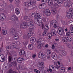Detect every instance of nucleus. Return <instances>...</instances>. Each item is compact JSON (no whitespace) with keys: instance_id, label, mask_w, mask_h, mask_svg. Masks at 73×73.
<instances>
[{"instance_id":"1","label":"nucleus","mask_w":73,"mask_h":73,"mask_svg":"<svg viewBox=\"0 0 73 73\" xmlns=\"http://www.w3.org/2000/svg\"><path fill=\"white\" fill-rule=\"evenodd\" d=\"M34 23L35 24H37L39 26H40V25H42V28L43 29H44V25L42 24V19H39L35 17L34 19Z\"/></svg>"},{"instance_id":"2","label":"nucleus","mask_w":73,"mask_h":73,"mask_svg":"<svg viewBox=\"0 0 73 73\" xmlns=\"http://www.w3.org/2000/svg\"><path fill=\"white\" fill-rule=\"evenodd\" d=\"M16 30L13 28L11 29L10 31V34L13 36V39L14 40H16L19 38V36L16 35Z\"/></svg>"},{"instance_id":"3","label":"nucleus","mask_w":73,"mask_h":73,"mask_svg":"<svg viewBox=\"0 0 73 73\" xmlns=\"http://www.w3.org/2000/svg\"><path fill=\"white\" fill-rule=\"evenodd\" d=\"M56 21L55 20H53L50 23V24L51 25H54V28H56L57 27V25H56Z\"/></svg>"},{"instance_id":"4","label":"nucleus","mask_w":73,"mask_h":73,"mask_svg":"<svg viewBox=\"0 0 73 73\" xmlns=\"http://www.w3.org/2000/svg\"><path fill=\"white\" fill-rule=\"evenodd\" d=\"M44 13L46 15L49 16L50 15V11L49 9H46L44 11Z\"/></svg>"},{"instance_id":"5","label":"nucleus","mask_w":73,"mask_h":73,"mask_svg":"<svg viewBox=\"0 0 73 73\" xmlns=\"http://www.w3.org/2000/svg\"><path fill=\"white\" fill-rule=\"evenodd\" d=\"M27 25L29 28H30V27H32L34 26V24L32 21H29L28 22Z\"/></svg>"},{"instance_id":"6","label":"nucleus","mask_w":73,"mask_h":73,"mask_svg":"<svg viewBox=\"0 0 73 73\" xmlns=\"http://www.w3.org/2000/svg\"><path fill=\"white\" fill-rule=\"evenodd\" d=\"M38 57L40 58H45V56L43 54V53H42L41 52H39Z\"/></svg>"},{"instance_id":"7","label":"nucleus","mask_w":73,"mask_h":73,"mask_svg":"<svg viewBox=\"0 0 73 73\" xmlns=\"http://www.w3.org/2000/svg\"><path fill=\"white\" fill-rule=\"evenodd\" d=\"M72 13V12L71 11H69L67 12V15H66V17H67L69 19H71V16Z\"/></svg>"},{"instance_id":"8","label":"nucleus","mask_w":73,"mask_h":73,"mask_svg":"<svg viewBox=\"0 0 73 73\" xmlns=\"http://www.w3.org/2000/svg\"><path fill=\"white\" fill-rule=\"evenodd\" d=\"M35 16H36V17L39 19H41V17L39 13L38 12H36V13H35Z\"/></svg>"},{"instance_id":"9","label":"nucleus","mask_w":73,"mask_h":73,"mask_svg":"<svg viewBox=\"0 0 73 73\" xmlns=\"http://www.w3.org/2000/svg\"><path fill=\"white\" fill-rule=\"evenodd\" d=\"M11 19L12 20H13L14 21H17L18 20V18L15 15H13L12 16Z\"/></svg>"},{"instance_id":"10","label":"nucleus","mask_w":73,"mask_h":73,"mask_svg":"<svg viewBox=\"0 0 73 73\" xmlns=\"http://www.w3.org/2000/svg\"><path fill=\"white\" fill-rule=\"evenodd\" d=\"M36 40V38L35 37H31L30 39V42L32 44H34L35 42V40Z\"/></svg>"},{"instance_id":"11","label":"nucleus","mask_w":73,"mask_h":73,"mask_svg":"<svg viewBox=\"0 0 73 73\" xmlns=\"http://www.w3.org/2000/svg\"><path fill=\"white\" fill-rule=\"evenodd\" d=\"M10 49H11V48H15L16 47V45L15 43H13L10 44Z\"/></svg>"},{"instance_id":"12","label":"nucleus","mask_w":73,"mask_h":73,"mask_svg":"<svg viewBox=\"0 0 73 73\" xmlns=\"http://www.w3.org/2000/svg\"><path fill=\"white\" fill-rule=\"evenodd\" d=\"M48 29L49 27H48V25H45L44 29V32H48Z\"/></svg>"},{"instance_id":"13","label":"nucleus","mask_w":73,"mask_h":73,"mask_svg":"<svg viewBox=\"0 0 73 73\" xmlns=\"http://www.w3.org/2000/svg\"><path fill=\"white\" fill-rule=\"evenodd\" d=\"M5 18H6L5 16L0 14V20H1L2 21H3L5 19Z\"/></svg>"},{"instance_id":"14","label":"nucleus","mask_w":73,"mask_h":73,"mask_svg":"<svg viewBox=\"0 0 73 73\" xmlns=\"http://www.w3.org/2000/svg\"><path fill=\"white\" fill-rule=\"evenodd\" d=\"M23 58H21L20 57H19L17 59V62L19 63H20V64H21L22 63V62H23Z\"/></svg>"},{"instance_id":"15","label":"nucleus","mask_w":73,"mask_h":73,"mask_svg":"<svg viewBox=\"0 0 73 73\" xmlns=\"http://www.w3.org/2000/svg\"><path fill=\"white\" fill-rule=\"evenodd\" d=\"M62 40L64 42L65 44H67L68 43L67 38H66V37H63L62 38Z\"/></svg>"},{"instance_id":"16","label":"nucleus","mask_w":73,"mask_h":73,"mask_svg":"<svg viewBox=\"0 0 73 73\" xmlns=\"http://www.w3.org/2000/svg\"><path fill=\"white\" fill-rule=\"evenodd\" d=\"M12 60H13L12 56L10 55L8 56V61L9 62H11Z\"/></svg>"},{"instance_id":"17","label":"nucleus","mask_w":73,"mask_h":73,"mask_svg":"<svg viewBox=\"0 0 73 73\" xmlns=\"http://www.w3.org/2000/svg\"><path fill=\"white\" fill-rule=\"evenodd\" d=\"M51 32L52 34H53L54 36H56V34L57 33V32L56 31L54 30V29L52 30L51 31Z\"/></svg>"},{"instance_id":"18","label":"nucleus","mask_w":73,"mask_h":73,"mask_svg":"<svg viewBox=\"0 0 73 73\" xmlns=\"http://www.w3.org/2000/svg\"><path fill=\"white\" fill-rule=\"evenodd\" d=\"M25 52L24 51V50H22L20 51L19 54L20 56H22V55H24L25 54Z\"/></svg>"},{"instance_id":"19","label":"nucleus","mask_w":73,"mask_h":73,"mask_svg":"<svg viewBox=\"0 0 73 73\" xmlns=\"http://www.w3.org/2000/svg\"><path fill=\"white\" fill-rule=\"evenodd\" d=\"M28 48L29 49L32 50V49H33V45L32 44H29L28 46Z\"/></svg>"},{"instance_id":"20","label":"nucleus","mask_w":73,"mask_h":73,"mask_svg":"<svg viewBox=\"0 0 73 73\" xmlns=\"http://www.w3.org/2000/svg\"><path fill=\"white\" fill-rule=\"evenodd\" d=\"M33 33L31 31H30L28 33L27 36L29 37H30L31 36H32Z\"/></svg>"},{"instance_id":"21","label":"nucleus","mask_w":73,"mask_h":73,"mask_svg":"<svg viewBox=\"0 0 73 73\" xmlns=\"http://www.w3.org/2000/svg\"><path fill=\"white\" fill-rule=\"evenodd\" d=\"M71 33H70V32H67L66 34V36H70V34L71 35H73V32H71Z\"/></svg>"},{"instance_id":"22","label":"nucleus","mask_w":73,"mask_h":73,"mask_svg":"<svg viewBox=\"0 0 73 73\" xmlns=\"http://www.w3.org/2000/svg\"><path fill=\"white\" fill-rule=\"evenodd\" d=\"M64 6L66 7H70V5H69V3L68 2H65L64 3Z\"/></svg>"},{"instance_id":"23","label":"nucleus","mask_w":73,"mask_h":73,"mask_svg":"<svg viewBox=\"0 0 73 73\" xmlns=\"http://www.w3.org/2000/svg\"><path fill=\"white\" fill-rule=\"evenodd\" d=\"M2 32L3 35H6V34L7 33V31L6 30H2Z\"/></svg>"},{"instance_id":"24","label":"nucleus","mask_w":73,"mask_h":73,"mask_svg":"<svg viewBox=\"0 0 73 73\" xmlns=\"http://www.w3.org/2000/svg\"><path fill=\"white\" fill-rule=\"evenodd\" d=\"M11 65H13V66H16L17 65V64H16V62L15 61H13V62H11Z\"/></svg>"},{"instance_id":"25","label":"nucleus","mask_w":73,"mask_h":73,"mask_svg":"<svg viewBox=\"0 0 73 73\" xmlns=\"http://www.w3.org/2000/svg\"><path fill=\"white\" fill-rule=\"evenodd\" d=\"M49 5H53V0H49V3H48Z\"/></svg>"},{"instance_id":"26","label":"nucleus","mask_w":73,"mask_h":73,"mask_svg":"<svg viewBox=\"0 0 73 73\" xmlns=\"http://www.w3.org/2000/svg\"><path fill=\"white\" fill-rule=\"evenodd\" d=\"M44 6H45L44 8H46V5H42V4H41L39 6V9H42V7H44Z\"/></svg>"},{"instance_id":"27","label":"nucleus","mask_w":73,"mask_h":73,"mask_svg":"<svg viewBox=\"0 0 73 73\" xmlns=\"http://www.w3.org/2000/svg\"><path fill=\"white\" fill-rule=\"evenodd\" d=\"M57 33L59 35H62L64 33V31H57Z\"/></svg>"},{"instance_id":"28","label":"nucleus","mask_w":73,"mask_h":73,"mask_svg":"<svg viewBox=\"0 0 73 73\" xmlns=\"http://www.w3.org/2000/svg\"><path fill=\"white\" fill-rule=\"evenodd\" d=\"M19 11V9L18 8H16L15 9L16 13L17 15H19L20 13V12Z\"/></svg>"},{"instance_id":"29","label":"nucleus","mask_w":73,"mask_h":73,"mask_svg":"<svg viewBox=\"0 0 73 73\" xmlns=\"http://www.w3.org/2000/svg\"><path fill=\"white\" fill-rule=\"evenodd\" d=\"M67 38L68 41H72V38L70 36L69 38L68 37H67Z\"/></svg>"},{"instance_id":"30","label":"nucleus","mask_w":73,"mask_h":73,"mask_svg":"<svg viewBox=\"0 0 73 73\" xmlns=\"http://www.w3.org/2000/svg\"><path fill=\"white\" fill-rule=\"evenodd\" d=\"M24 19L27 21H29L30 20L29 18L27 16H25L24 17Z\"/></svg>"},{"instance_id":"31","label":"nucleus","mask_w":73,"mask_h":73,"mask_svg":"<svg viewBox=\"0 0 73 73\" xmlns=\"http://www.w3.org/2000/svg\"><path fill=\"white\" fill-rule=\"evenodd\" d=\"M58 32H61L64 31V30H63V29H62V28L61 27H59L58 28Z\"/></svg>"},{"instance_id":"32","label":"nucleus","mask_w":73,"mask_h":73,"mask_svg":"<svg viewBox=\"0 0 73 73\" xmlns=\"http://www.w3.org/2000/svg\"><path fill=\"white\" fill-rule=\"evenodd\" d=\"M32 2H31V1H30L29 3H28L27 4L28 5V6H29V7H32V6L33 7V5H32Z\"/></svg>"},{"instance_id":"33","label":"nucleus","mask_w":73,"mask_h":73,"mask_svg":"<svg viewBox=\"0 0 73 73\" xmlns=\"http://www.w3.org/2000/svg\"><path fill=\"white\" fill-rule=\"evenodd\" d=\"M15 3L16 5H18L19 4V0H15Z\"/></svg>"},{"instance_id":"34","label":"nucleus","mask_w":73,"mask_h":73,"mask_svg":"<svg viewBox=\"0 0 73 73\" xmlns=\"http://www.w3.org/2000/svg\"><path fill=\"white\" fill-rule=\"evenodd\" d=\"M9 73H18V72L15 71H13V70H10Z\"/></svg>"},{"instance_id":"35","label":"nucleus","mask_w":73,"mask_h":73,"mask_svg":"<svg viewBox=\"0 0 73 73\" xmlns=\"http://www.w3.org/2000/svg\"><path fill=\"white\" fill-rule=\"evenodd\" d=\"M41 41H42V38H39L38 39V41H37V42L38 44H40V43H41Z\"/></svg>"},{"instance_id":"36","label":"nucleus","mask_w":73,"mask_h":73,"mask_svg":"<svg viewBox=\"0 0 73 73\" xmlns=\"http://www.w3.org/2000/svg\"><path fill=\"white\" fill-rule=\"evenodd\" d=\"M62 3H63L62 0H58V4H62Z\"/></svg>"},{"instance_id":"37","label":"nucleus","mask_w":73,"mask_h":73,"mask_svg":"<svg viewBox=\"0 0 73 73\" xmlns=\"http://www.w3.org/2000/svg\"><path fill=\"white\" fill-rule=\"evenodd\" d=\"M62 53L63 55V56H66V52L64 50L62 51Z\"/></svg>"},{"instance_id":"38","label":"nucleus","mask_w":73,"mask_h":73,"mask_svg":"<svg viewBox=\"0 0 73 73\" xmlns=\"http://www.w3.org/2000/svg\"><path fill=\"white\" fill-rule=\"evenodd\" d=\"M34 71L36 73H40V71L36 69H34Z\"/></svg>"},{"instance_id":"39","label":"nucleus","mask_w":73,"mask_h":73,"mask_svg":"<svg viewBox=\"0 0 73 73\" xmlns=\"http://www.w3.org/2000/svg\"><path fill=\"white\" fill-rule=\"evenodd\" d=\"M31 2H32V4L33 5H33L36 4V1H31Z\"/></svg>"},{"instance_id":"40","label":"nucleus","mask_w":73,"mask_h":73,"mask_svg":"<svg viewBox=\"0 0 73 73\" xmlns=\"http://www.w3.org/2000/svg\"><path fill=\"white\" fill-rule=\"evenodd\" d=\"M52 15H55V14H56V11L55 10H52Z\"/></svg>"},{"instance_id":"41","label":"nucleus","mask_w":73,"mask_h":73,"mask_svg":"<svg viewBox=\"0 0 73 73\" xmlns=\"http://www.w3.org/2000/svg\"><path fill=\"white\" fill-rule=\"evenodd\" d=\"M0 58H1H1H5V56H4V55H1L0 56Z\"/></svg>"},{"instance_id":"42","label":"nucleus","mask_w":73,"mask_h":73,"mask_svg":"<svg viewBox=\"0 0 73 73\" xmlns=\"http://www.w3.org/2000/svg\"><path fill=\"white\" fill-rule=\"evenodd\" d=\"M62 23L63 25H65L66 24V23H65V21L64 20L62 21Z\"/></svg>"},{"instance_id":"43","label":"nucleus","mask_w":73,"mask_h":73,"mask_svg":"<svg viewBox=\"0 0 73 73\" xmlns=\"http://www.w3.org/2000/svg\"><path fill=\"white\" fill-rule=\"evenodd\" d=\"M18 35L19 36H21V35H22V33L21 32V31H19V32H18Z\"/></svg>"},{"instance_id":"44","label":"nucleus","mask_w":73,"mask_h":73,"mask_svg":"<svg viewBox=\"0 0 73 73\" xmlns=\"http://www.w3.org/2000/svg\"><path fill=\"white\" fill-rule=\"evenodd\" d=\"M5 60V58H0V61L1 62H4V61Z\"/></svg>"},{"instance_id":"45","label":"nucleus","mask_w":73,"mask_h":73,"mask_svg":"<svg viewBox=\"0 0 73 73\" xmlns=\"http://www.w3.org/2000/svg\"><path fill=\"white\" fill-rule=\"evenodd\" d=\"M10 46H6V48L7 49V50H9V49H11L10 48Z\"/></svg>"},{"instance_id":"46","label":"nucleus","mask_w":73,"mask_h":73,"mask_svg":"<svg viewBox=\"0 0 73 73\" xmlns=\"http://www.w3.org/2000/svg\"><path fill=\"white\" fill-rule=\"evenodd\" d=\"M41 47H42V46H41V44H39L38 46V49H41Z\"/></svg>"},{"instance_id":"47","label":"nucleus","mask_w":73,"mask_h":73,"mask_svg":"<svg viewBox=\"0 0 73 73\" xmlns=\"http://www.w3.org/2000/svg\"><path fill=\"white\" fill-rule=\"evenodd\" d=\"M21 25L22 26H23L24 25H26V23H25V22H23L22 23Z\"/></svg>"},{"instance_id":"48","label":"nucleus","mask_w":73,"mask_h":73,"mask_svg":"<svg viewBox=\"0 0 73 73\" xmlns=\"http://www.w3.org/2000/svg\"><path fill=\"white\" fill-rule=\"evenodd\" d=\"M24 10L26 12H28V11H29V10L28 8H25Z\"/></svg>"},{"instance_id":"49","label":"nucleus","mask_w":73,"mask_h":73,"mask_svg":"<svg viewBox=\"0 0 73 73\" xmlns=\"http://www.w3.org/2000/svg\"><path fill=\"white\" fill-rule=\"evenodd\" d=\"M51 53V51L50 50H48L47 52V53L48 54H50Z\"/></svg>"},{"instance_id":"50","label":"nucleus","mask_w":73,"mask_h":73,"mask_svg":"<svg viewBox=\"0 0 73 73\" xmlns=\"http://www.w3.org/2000/svg\"><path fill=\"white\" fill-rule=\"evenodd\" d=\"M46 32H44L42 34V36H46Z\"/></svg>"},{"instance_id":"51","label":"nucleus","mask_w":73,"mask_h":73,"mask_svg":"<svg viewBox=\"0 0 73 73\" xmlns=\"http://www.w3.org/2000/svg\"><path fill=\"white\" fill-rule=\"evenodd\" d=\"M27 25H23V26H22V27L23 28H24V29H25V28H27Z\"/></svg>"},{"instance_id":"52","label":"nucleus","mask_w":73,"mask_h":73,"mask_svg":"<svg viewBox=\"0 0 73 73\" xmlns=\"http://www.w3.org/2000/svg\"><path fill=\"white\" fill-rule=\"evenodd\" d=\"M23 38L25 39H26L27 38V35H25L23 36Z\"/></svg>"},{"instance_id":"53","label":"nucleus","mask_w":73,"mask_h":73,"mask_svg":"<svg viewBox=\"0 0 73 73\" xmlns=\"http://www.w3.org/2000/svg\"><path fill=\"white\" fill-rule=\"evenodd\" d=\"M44 65V63L43 62H41L39 64V65L40 66H42Z\"/></svg>"},{"instance_id":"54","label":"nucleus","mask_w":73,"mask_h":73,"mask_svg":"<svg viewBox=\"0 0 73 73\" xmlns=\"http://www.w3.org/2000/svg\"><path fill=\"white\" fill-rule=\"evenodd\" d=\"M55 48V47L54 46V44H52V49H54Z\"/></svg>"},{"instance_id":"55","label":"nucleus","mask_w":73,"mask_h":73,"mask_svg":"<svg viewBox=\"0 0 73 73\" xmlns=\"http://www.w3.org/2000/svg\"><path fill=\"white\" fill-rule=\"evenodd\" d=\"M52 34L51 33H49L48 34V36H50V37H52Z\"/></svg>"},{"instance_id":"56","label":"nucleus","mask_w":73,"mask_h":73,"mask_svg":"<svg viewBox=\"0 0 73 73\" xmlns=\"http://www.w3.org/2000/svg\"><path fill=\"white\" fill-rule=\"evenodd\" d=\"M68 47L69 48H70L72 47V45H71L70 44H68Z\"/></svg>"},{"instance_id":"57","label":"nucleus","mask_w":73,"mask_h":73,"mask_svg":"<svg viewBox=\"0 0 73 73\" xmlns=\"http://www.w3.org/2000/svg\"><path fill=\"white\" fill-rule=\"evenodd\" d=\"M71 69H72V68H71V67H70L68 68L67 70H68L69 71V70H70Z\"/></svg>"},{"instance_id":"58","label":"nucleus","mask_w":73,"mask_h":73,"mask_svg":"<svg viewBox=\"0 0 73 73\" xmlns=\"http://www.w3.org/2000/svg\"><path fill=\"white\" fill-rule=\"evenodd\" d=\"M28 2H25V6H26V5H28Z\"/></svg>"},{"instance_id":"59","label":"nucleus","mask_w":73,"mask_h":73,"mask_svg":"<svg viewBox=\"0 0 73 73\" xmlns=\"http://www.w3.org/2000/svg\"><path fill=\"white\" fill-rule=\"evenodd\" d=\"M54 2L55 4H57V3H58V1H54Z\"/></svg>"},{"instance_id":"60","label":"nucleus","mask_w":73,"mask_h":73,"mask_svg":"<svg viewBox=\"0 0 73 73\" xmlns=\"http://www.w3.org/2000/svg\"><path fill=\"white\" fill-rule=\"evenodd\" d=\"M36 57V54L33 55V58H35V57Z\"/></svg>"},{"instance_id":"61","label":"nucleus","mask_w":73,"mask_h":73,"mask_svg":"<svg viewBox=\"0 0 73 73\" xmlns=\"http://www.w3.org/2000/svg\"><path fill=\"white\" fill-rule=\"evenodd\" d=\"M48 70L50 72H52V69L50 68V69H48Z\"/></svg>"},{"instance_id":"62","label":"nucleus","mask_w":73,"mask_h":73,"mask_svg":"<svg viewBox=\"0 0 73 73\" xmlns=\"http://www.w3.org/2000/svg\"><path fill=\"white\" fill-rule=\"evenodd\" d=\"M56 67L57 68V69H59V66L58 65L56 66Z\"/></svg>"},{"instance_id":"63","label":"nucleus","mask_w":73,"mask_h":73,"mask_svg":"<svg viewBox=\"0 0 73 73\" xmlns=\"http://www.w3.org/2000/svg\"><path fill=\"white\" fill-rule=\"evenodd\" d=\"M71 17L72 19H73V13H72L71 14Z\"/></svg>"},{"instance_id":"64","label":"nucleus","mask_w":73,"mask_h":73,"mask_svg":"<svg viewBox=\"0 0 73 73\" xmlns=\"http://www.w3.org/2000/svg\"><path fill=\"white\" fill-rule=\"evenodd\" d=\"M46 70H44V71H42V73H46Z\"/></svg>"}]
</instances>
